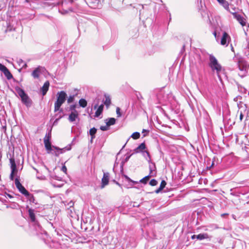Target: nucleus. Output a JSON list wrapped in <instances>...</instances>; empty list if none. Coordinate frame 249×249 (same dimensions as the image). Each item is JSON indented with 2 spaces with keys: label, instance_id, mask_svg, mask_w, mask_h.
Returning a JSON list of instances; mask_svg holds the SVG:
<instances>
[{
  "label": "nucleus",
  "instance_id": "nucleus-52",
  "mask_svg": "<svg viewBox=\"0 0 249 249\" xmlns=\"http://www.w3.org/2000/svg\"><path fill=\"white\" fill-rule=\"evenodd\" d=\"M145 132H146V133H148V132H149V131L146 130H145V129H143V130H142V133H145Z\"/></svg>",
  "mask_w": 249,
  "mask_h": 249
},
{
  "label": "nucleus",
  "instance_id": "nucleus-49",
  "mask_svg": "<svg viewBox=\"0 0 249 249\" xmlns=\"http://www.w3.org/2000/svg\"><path fill=\"white\" fill-rule=\"evenodd\" d=\"M22 68H26L27 67V65L24 62V63H23L22 64Z\"/></svg>",
  "mask_w": 249,
  "mask_h": 249
},
{
  "label": "nucleus",
  "instance_id": "nucleus-21",
  "mask_svg": "<svg viewBox=\"0 0 249 249\" xmlns=\"http://www.w3.org/2000/svg\"><path fill=\"white\" fill-rule=\"evenodd\" d=\"M209 237V235L207 233H200L198 235H196V239L200 240H202L204 239H207Z\"/></svg>",
  "mask_w": 249,
  "mask_h": 249
},
{
  "label": "nucleus",
  "instance_id": "nucleus-57",
  "mask_svg": "<svg viewBox=\"0 0 249 249\" xmlns=\"http://www.w3.org/2000/svg\"><path fill=\"white\" fill-rule=\"evenodd\" d=\"M248 31V29H247V30H246V31L244 30L245 34V35H246V36H247V35H248V33H247Z\"/></svg>",
  "mask_w": 249,
  "mask_h": 249
},
{
  "label": "nucleus",
  "instance_id": "nucleus-60",
  "mask_svg": "<svg viewBox=\"0 0 249 249\" xmlns=\"http://www.w3.org/2000/svg\"><path fill=\"white\" fill-rule=\"evenodd\" d=\"M33 160H35V158H38V157H32Z\"/></svg>",
  "mask_w": 249,
  "mask_h": 249
},
{
  "label": "nucleus",
  "instance_id": "nucleus-41",
  "mask_svg": "<svg viewBox=\"0 0 249 249\" xmlns=\"http://www.w3.org/2000/svg\"><path fill=\"white\" fill-rule=\"evenodd\" d=\"M63 115H60L58 118H57L55 121H54V123H53V124H57L58 121L63 117Z\"/></svg>",
  "mask_w": 249,
  "mask_h": 249
},
{
  "label": "nucleus",
  "instance_id": "nucleus-40",
  "mask_svg": "<svg viewBox=\"0 0 249 249\" xmlns=\"http://www.w3.org/2000/svg\"><path fill=\"white\" fill-rule=\"evenodd\" d=\"M63 115H60L58 118H57L55 121H54V123H53V124H57L58 121L63 117Z\"/></svg>",
  "mask_w": 249,
  "mask_h": 249
},
{
  "label": "nucleus",
  "instance_id": "nucleus-6",
  "mask_svg": "<svg viewBox=\"0 0 249 249\" xmlns=\"http://www.w3.org/2000/svg\"><path fill=\"white\" fill-rule=\"evenodd\" d=\"M145 144L144 142L142 143L140 145H139L137 148H136L133 151L132 150L130 151L129 153H127V156H132L133 155L139 153L141 152L143 155H144L145 153L147 156H149V153L145 150Z\"/></svg>",
  "mask_w": 249,
  "mask_h": 249
},
{
  "label": "nucleus",
  "instance_id": "nucleus-16",
  "mask_svg": "<svg viewBox=\"0 0 249 249\" xmlns=\"http://www.w3.org/2000/svg\"><path fill=\"white\" fill-rule=\"evenodd\" d=\"M78 111H75V112H71L69 116V121L71 122H72L75 121L76 119L78 117Z\"/></svg>",
  "mask_w": 249,
  "mask_h": 249
},
{
  "label": "nucleus",
  "instance_id": "nucleus-22",
  "mask_svg": "<svg viewBox=\"0 0 249 249\" xmlns=\"http://www.w3.org/2000/svg\"><path fill=\"white\" fill-rule=\"evenodd\" d=\"M166 185V182H165V181L162 180L160 183V187L157 190H156L155 191V193L157 194H158L159 193H160L165 187Z\"/></svg>",
  "mask_w": 249,
  "mask_h": 249
},
{
  "label": "nucleus",
  "instance_id": "nucleus-62",
  "mask_svg": "<svg viewBox=\"0 0 249 249\" xmlns=\"http://www.w3.org/2000/svg\"><path fill=\"white\" fill-rule=\"evenodd\" d=\"M23 163V159L22 158V163Z\"/></svg>",
  "mask_w": 249,
  "mask_h": 249
},
{
  "label": "nucleus",
  "instance_id": "nucleus-15",
  "mask_svg": "<svg viewBox=\"0 0 249 249\" xmlns=\"http://www.w3.org/2000/svg\"><path fill=\"white\" fill-rule=\"evenodd\" d=\"M50 83L48 81H46L41 89L42 95H45L49 89Z\"/></svg>",
  "mask_w": 249,
  "mask_h": 249
},
{
  "label": "nucleus",
  "instance_id": "nucleus-3",
  "mask_svg": "<svg viewBox=\"0 0 249 249\" xmlns=\"http://www.w3.org/2000/svg\"><path fill=\"white\" fill-rule=\"evenodd\" d=\"M209 60V67L211 68L212 71H216V72L218 76L219 77V74L222 70L221 66L218 62V61L216 59V58L213 55H210Z\"/></svg>",
  "mask_w": 249,
  "mask_h": 249
},
{
  "label": "nucleus",
  "instance_id": "nucleus-30",
  "mask_svg": "<svg viewBox=\"0 0 249 249\" xmlns=\"http://www.w3.org/2000/svg\"><path fill=\"white\" fill-rule=\"evenodd\" d=\"M149 176H147L140 180V182L143 184H146L149 179Z\"/></svg>",
  "mask_w": 249,
  "mask_h": 249
},
{
  "label": "nucleus",
  "instance_id": "nucleus-19",
  "mask_svg": "<svg viewBox=\"0 0 249 249\" xmlns=\"http://www.w3.org/2000/svg\"><path fill=\"white\" fill-rule=\"evenodd\" d=\"M104 108V105L103 104L99 106L95 113V117H99L103 112Z\"/></svg>",
  "mask_w": 249,
  "mask_h": 249
},
{
  "label": "nucleus",
  "instance_id": "nucleus-55",
  "mask_svg": "<svg viewBox=\"0 0 249 249\" xmlns=\"http://www.w3.org/2000/svg\"><path fill=\"white\" fill-rule=\"evenodd\" d=\"M97 107H98V104H95V105L94 106L93 108H94V109H96V108H97Z\"/></svg>",
  "mask_w": 249,
  "mask_h": 249
},
{
  "label": "nucleus",
  "instance_id": "nucleus-34",
  "mask_svg": "<svg viewBox=\"0 0 249 249\" xmlns=\"http://www.w3.org/2000/svg\"><path fill=\"white\" fill-rule=\"evenodd\" d=\"M76 106L75 105H72L70 106V110L71 111V112H75V111H77L76 110Z\"/></svg>",
  "mask_w": 249,
  "mask_h": 249
},
{
  "label": "nucleus",
  "instance_id": "nucleus-2",
  "mask_svg": "<svg viewBox=\"0 0 249 249\" xmlns=\"http://www.w3.org/2000/svg\"><path fill=\"white\" fill-rule=\"evenodd\" d=\"M67 94L64 91H61L57 93V100L54 103V111L57 112L62 105L65 102Z\"/></svg>",
  "mask_w": 249,
  "mask_h": 249
},
{
  "label": "nucleus",
  "instance_id": "nucleus-17",
  "mask_svg": "<svg viewBox=\"0 0 249 249\" xmlns=\"http://www.w3.org/2000/svg\"><path fill=\"white\" fill-rule=\"evenodd\" d=\"M150 175L154 176L156 174V166L154 163L150 162L149 165Z\"/></svg>",
  "mask_w": 249,
  "mask_h": 249
},
{
  "label": "nucleus",
  "instance_id": "nucleus-43",
  "mask_svg": "<svg viewBox=\"0 0 249 249\" xmlns=\"http://www.w3.org/2000/svg\"><path fill=\"white\" fill-rule=\"evenodd\" d=\"M61 170L65 173H67V168L65 165H63L61 168Z\"/></svg>",
  "mask_w": 249,
  "mask_h": 249
},
{
  "label": "nucleus",
  "instance_id": "nucleus-45",
  "mask_svg": "<svg viewBox=\"0 0 249 249\" xmlns=\"http://www.w3.org/2000/svg\"><path fill=\"white\" fill-rule=\"evenodd\" d=\"M74 205V203L73 201H71L69 202V206L71 207H72L73 205Z\"/></svg>",
  "mask_w": 249,
  "mask_h": 249
},
{
  "label": "nucleus",
  "instance_id": "nucleus-56",
  "mask_svg": "<svg viewBox=\"0 0 249 249\" xmlns=\"http://www.w3.org/2000/svg\"><path fill=\"white\" fill-rule=\"evenodd\" d=\"M7 196L10 198H13V196L10 194H7Z\"/></svg>",
  "mask_w": 249,
  "mask_h": 249
},
{
  "label": "nucleus",
  "instance_id": "nucleus-39",
  "mask_svg": "<svg viewBox=\"0 0 249 249\" xmlns=\"http://www.w3.org/2000/svg\"><path fill=\"white\" fill-rule=\"evenodd\" d=\"M7 68L2 64L0 63V71H1L2 72L4 71Z\"/></svg>",
  "mask_w": 249,
  "mask_h": 249
},
{
  "label": "nucleus",
  "instance_id": "nucleus-14",
  "mask_svg": "<svg viewBox=\"0 0 249 249\" xmlns=\"http://www.w3.org/2000/svg\"><path fill=\"white\" fill-rule=\"evenodd\" d=\"M44 68L39 66L36 68L32 72V75L35 78H38L41 72V71L43 70Z\"/></svg>",
  "mask_w": 249,
  "mask_h": 249
},
{
  "label": "nucleus",
  "instance_id": "nucleus-1",
  "mask_svg": "<svg viewBox=\"0 0 249 249\" xmlns=\"http://www.w3.org/2000/svg\"><path fill=\"white\" fill-rule=\"evenodd\" d=\"M44 143L46 149L50 151H54L56 155L63 154L65 151L70 150L71 149L70 145H68L63 148H59L55 146L52 147L50 141H48V140H44Z\"/></svg>",
  "mask_w": 249,
  "mask_h": 249
},
{
  "label": "nucleus",
  "instance_id": "nucleus-8",
  "mask_svg": "<svg viewBox=\"0 0 249 249\" xmlns=\"http://www.w3.org/2000/svg\"><path fill=\"white\" fill-rule=\"evenodd\" d=\"M223 160L222 157H213L212 160L208 159L207 160V165L210 166V167H213L216 166L220 164Z\"/></svg>",
  "mask_w": 249,
  "mask_h": 249
},
{
  "label": "nucleus",
  "instance_id": "nucleus-36",
  "mask_svg": "<svg viewBox=\"0 0 249 249\" xmlns=\"http://www.w3.org/2000/svg\"><path fill=\"white\" fill-rule=\"evenodd\" d=\"M5 6V0H0V10Z\"/></svg>",
  "mask_w": 249,
  "mask_h": 249
},
{
  "label": "nucleus",
  "instance_id": "nucleus-64",
  "mask_svg": "<svg viewBox=\"0 0 249 249\" xmlns=\"http://www.w3.org/2000/svg\"><path fill=\"white\" fill-rule=\"evenodd\" d=\"M150 156H149V160H150Z\"/></svg>",
  "mask_w": 249,
  "mask_h": 249
},
{
  "label": "nucleus",
  "instance_id": "nucleus-20",
  "mask_svg": "<svg viewBox=\"0 0 249 249\" xmlns=\"http://www.w3.org/2000/svg\"><path fill=\"white\" fill-rule=\"evenodd\" d=\"M29 214L30 216V218L32 222L36 223V217L35 214L34 213V210L32 209H29Z\"/></svg>",
  "mask_w": 249,
  "mask_h": 249
},
{
  "label": "nucleus",
  "instance_id": "nucleus-7",
  "mask_svg": "<svg viewBox=\"0 0 249 249\" xmlns=\"http://www.w3.org/2000/svg\"><path fill=\"white\" fill-rule=\"evenodd\" d=\"M10 167L11 169V173L10 176V178L11 180H13L14 178L15 174H16L18 172L17 169V164H18L17 161H16V160L14 158V157H11L10 159Z\"/></svg>",
  "mask_w": 249,
  "mask_h": 249
},
{
  "label": "nucleus",
  "instance_id": "nucleus-9",
  "mask_svg": "<svg viewBox=\"0 0 249 249\" xmlns=\"http://www.w3.org/2000/svg\"><path fill=\"white\" fill-rule=\"evenodd\" d=\"M15 183L17 188L19 192L24 196L28 195L29 192L25 188V187L20 183L19 179L18 178L15 179Z\"/></svg>",
  "mask_w": 249,
  "mask_h": 249
},
{
  "label": "nucleus",
  "instance_id": "nucleus-44",
  "mask_svg": "<svg viewBox=\"0 0 249 249\" xmlns=\"http://www.w3.org/2000/svg\"><path fill=\"white\" fill-rule=\"evenodd\" d=\"M125 178H126L128 181H130L131 182H132V183H133V184H136V183H138V182H137V181H134L132 180L131 179H130V178H128V177H127V176H125Z\"/></svg>",
  "mask_w": 249,
  "mask_h": 249
},
{
  "label": "nucleus",
  "instance_id": "nucleus-29",
  "mask_svg": "<svg viewBox=\"0 0 249 249\" xmlns=\"http://www.w3.org/2000/svg\"><path fill=\"white\" fill-rule=\"evenodd\" d=\"M140 134L139 132H135L133 133L131 136V137L134 140L139 139L140 138Z\"/></svg>",
  "mask_w": 249,
  "mask_h": 249
},
{
  "label": "nucleus",
  "instance_id": "nucleus-23",
  "mask_svg": "<svg viewBox=\"0 0 249 249\" xmlns=\"http://www.w3.org/2000/svg\"><path fill=\"white\" fill-rule=\"evenodd\" d=\"M106 100L104 102V104L106 106L108 107L111 104V99L109 95L107 94L105 95Z\"/></svg>",
  "mask_w": 249,
  "mask_h": 249
},
{
  "label": "nucleus",
  "instance_id": "nucleus-12",
  "mask_svg": "<svg viewBox=\"0 0 249 249\" xmlns=\"http://www.w3.org/2000/svg\"><path fill=\"white\" fill-rule=\"evenodd\" d=\"M109 179V174L108 172L104 173L103 177L102 178L101 188H104L108 184Z\"/></svg>",
  "mask_w": 249,
  "mask_h": 249
},
{
  "label": "nucleus",
  "instance_id": "nucleus-33",
  "mask_svg": "<svg viewBox=\"0 0 249 249\" xmlns=\"http://www.w3.org/2000/svg\"><path fill=\"white\" fill-rule=\"evenodd\" d=\"M100 128L102 131H107V130H108L109 129V126L107 125V124H106V125H105V126H101Z\"/></svg>",
  "mask_w": 249,
  "mask_h": 249
},
{
  "label": "nucleus",
  "instance_id": "nucleus-28",
  "mask_svg": "<svg viewBox=\"0 0 249 249\" xmlns=\"http://www.w3.org/2000/svg\"><path fill=\"white\" fill-rule=\"evenodd\" d=\"M249 110H247V111H245V113H243L242 111H240V120H242L244 117V116H246V119L248 117Z\"/></svg>",
  "mask_w": 249,
  "mask_h": 249
},
{
  "label": "nucleus",
  "instance_id": "nucleus-58",
  "mask_svg": "<svg viewBox=\"0 0 249 249\" xmlns=\"http://www.w3.org/2000/svg\"><path fill=\"white\" fill-rule=\"evenodd\" d=\"M218 2L221 4L224 0H217Z\"/></svg>",
  "mask_w": 249,
  "mask_h": 249
},
{
  "label": "nucleus",
  "instance_id": "nucleus-32",
  "mask_svg": "<svg viewBox=\"0 0 249 249\" xmlns=\"http://www.w3.org/2000/svg\"><path fill=\"white\" fill-rule=\"evenodd\" d=\"M162 95V92H160L157 94V98L159 101L160 103H161L163 100L162 99L161 96Z\"/></svg>",
  "mask_w": 249,
  "mask_h": 249
},
{
  "label": "nucleus",
  "instance_id": "nucleus-5",
  "mask_svg": "<svg viewBox=\"0 0 249 249\" xmlns=\"http://www.w3.org/2000/svg\"><path fill=\"white\" fill-rule=\"evenodd\" d=\"M233 60L236 63L237 67L241 71V73H239V74L243 76L247 71V66L246 63L243 58H239L238 57H234Z\"/></svg>",
  "mask_w": 249,
  "mask_h": 249
},
{
  "label": "nucleus",
  "instance_id": "nucleus-24",
  "mask_svg": "<svg viewBox=\"0 0 249 249\" xmlns=\"http://www.w3.org/2000/svg\"><path fill=\"white\" fill-rule=\"evenodd\" d=\"M2 72L8 80L11 79L13 77L12 74L7 68Z\"/></svg>",
  "mask_w": 249,
  "mask_h": 249
},
{
  "label": "nucleus",
  "instance_id": "nucleus-47",
  "mask_svg": "<svg viewBox=\"0 0 249 249\" xmlns=\"http://www.w3.org/2000/svg\"><path fill=\"white\" fill-rule=\"evenodd\" d=\"M57 111H58V112L59 113L61 114V113H63V109H62V108H60H60H59V110H58Z\"/></svg>",
  "mask_w": 249,
  "mask_h": 249
},
{
  "label": "nucleus",
  "instance_id": "nucleus-54",
  "mask_svg": "<svg viewBox=\"0 0 249 249\" xmlns=\"http://www.w3.org/2000/svg\"><path fill=\"white\" fill-rule=\"evenodd\" d=\"M60 115H62L60 113H59L58 112L55 115V116L57 118L58 117V116Z\"/></svg>",
  "mask_w": 249,
  "mask_h": 249
},
{
  "label": "nucleus",
  "instance_id": "nucleus-63",
  "mask_svg": "<svg viewBox=\"0 0 249 249\" xmlns=\"http://www.w3.org/2000/svg\"><path fill=\"white\" fill-rule=\"evenodd\" d=\"M25 1L27 2H28V0H25Z\"/></svg>",
  "mask_w": 249,
  "mask_h": 249
},
{
  "label": "nucleus",
  "instance_id": "nucleus-13",
  "mask_svg": "<svg viewBox=\"0 0 249 249\" xmlns=\"http://www.w3.org/2000/svg\"><path fill=\"white\" fill-rule=\"evenodd\" d=\"M230 39V36L227 33L224 32L221 39V44L222 45L227 46L229 42Z\"/></svg>",
  "mask_w": 249,
  "mask_h": 249
},
{
  "label": "nucleus",
  "instance_id": "nucleus-42",
  "mask_svg": "<svg viewBox=\"0 0 249 249\" xmlns=\"http://www.w3.org/2000/svg\"><path fill=\"white\" fill-rule=\"evenodd\" d=\"M116 113H117V116L118 117L121 116V112H120V108L119 107H117V108H116Z\"/></svg>",
  "mask_w": 249,
  "mask_h": 249
},
{
  "label": "nucleus",
  "instance_id": "nucleus-25",
  "mask_svg": "<svg viewBox=\"0 0 249 249\" xmlns=\"http://www.w3.org/2000/svg\"><path fill=\"white\" fill-rule=\"evenodd\" d=\"M106 124H107V125L109 126L111 125H113L115 124L116 119L114 118H110L106 120Z\"/></svg>",
  "mask_w": 249,
  "mask_h": 249
},
{
  "label": "nucleus",
  "instance_id": "nucleus-59",
  "mask_svg": "<svg viewBox=\"0 0 249 249\" xmlns=\"http://www.w3.org/2000/svg\"><path fill=\"white\" fill-rule=\"evenodd\" d=\"M123 150V148L120 151V152L117 154V156H118L119 154H120L121 153V152H122Z\"/></svg>",
  "mask_w": 249,
  "mask_h": 249
},
{
  "label": "nucleus",
  "instance_id": "nucleus-46",
  "mask_svg": "<svg viewBox=\"0 0 249 249\" xmlns=\"http://www.w3.org/2000/svg\"><path fill=\"white\" fill-rule=\"evenodd\" d=\"M18 62L19 63V65H21V64H23V63H24V62L22 59H19L18 60Z\"/></svg>",
  "mask_w": 249,
  "mask_h": 249
},
{
  "label": "nucleus",
  "instance_id": "nucleus-61",
  "mask_svg": "<svg viewBox=\"0 0 249 249\" xmlns=\"http://www.w3.org/2000/svg\"><path fill=\"white\" fill-rule=\"evenodd\" d=\"M213 35H214V36L216 37V32H214L213 33Z\"/></svg>",
  "mask_w": 249,
  "mask_h": 249
},
{
  "label": "nucleus",
  "instance_id": "nucleus-53",
  "mask_svg": "<svg viewBox=\"0 0 249 249\" xmlns=\"http://www.w3.org/2000/svg\"><path fill=\"white\" fill-rule=\"evenodd\" d=\"M247 148H248V147H247L246 144H245L244 147H242V149H244L246 151H247Z\"/></svg>",
  "mask_w": 249,
  "mask_h": 249
},
{
  "label": "nucleus",
  "instance_id": "nucleus-51",
  "mask_svg": "<svg viewBox=\"0 0 249 249\" xmlns=\"http://www.w3.org/2000/svg\"><path fill=\"white\" fill-rule=\"evenodd\" d=\"M191 238L192 239H194L195 238H196V235H193L192 236Z\"/></svg>",
  "mask_w": 249,
  "mask_h": 249
},
{
  "label": "nucleus",
  "instance_id": "nucleus-4",
  "mask_svg": "<svg viewBox=\"0 0 249 249\" xmlns=\"http://www.w3.org/2000/svg\"><path fill=\"white\" fill-rule=\"evenodd\" d=\"M16 91L18 95L20 97L21 101L27 107L32 106V101L28 95L25 92L23 89L18 88L16 89Z\"/></svg>",
  "mask_w": 249,
  "mask_h": 249
},
{
  "label": "nucleus",
  "instance_id": "nucleus-35",
  "mask_svg": "<svg viewBox=\"0 0 249 249\" xmlns=\"http://www.w3.org/2000/svg\"><path fill=\"white\" fill-rule=\"evenodd\" d=\"M149 184L151 186H155L158 184V181L155 179H152L150 180Z\"/></svg>",
  "mask_w": 249,
  "mask_h": 249
},
{
  "label": "nucleus",
  "instance_id": "nucleus-26",
  "mask_svg": "<svg viewBox=\"0 0 249 249\" xmlns=\"http://www.w3.org/2000/svg\"><path fill=\"white\" fill-rule=\"evenodd\" d=\"M97 129L95 127H93L89 130V134L91 136V141L95 138V134L96 133Z\"/></svg>",
  "mask_w": 249,
  "mask_h": 249
},
{
  "label": "nucleus",
  "instance_id": "nucleus-31",
  "mask_svg": "<svg viewBox=\"0 0 249 249\" xmlns=\"http://www.w3.org/2000/svg\"><path fill=\"white\" fill-rule=\"evenodd\" d=\"M221 4L226 9V10H228V9L229 8V3L225 0H224L221 3Z\"/></svg>",
  "mask_w": 249,
  "mask_h": 249
},
{
  "label": "nucleus",
  "instance_id": "nucleus-11",
  "mask_svg": "<svg viewBox=\"0 0 249 249\" xmlns=\"http://www.w3.org/2000/svg\"><path fill=\"white\" fill-rule=\"evenodd\" d=\"M130 157H126L125 160H122V158L121 157L119 159L118 157L116 158V160L114 163V166L117 167L118 165L120 166L121 169H123V166L125 162L129 160Z\"/></svg>",
  "mask_w": 249,
  "mask_h": 249
},
{
  "label": "nucleus",
  "instance_id": "nucleus-48",
  "mask_svg": "<svg viewBox=\"0 0 249 249\" xmlns=\"http://www.w3.org/2000/svg\"><path fill=\"white\" fill-rule=\"evenodd\" d=\"M231 9H232V10H231L230 8H229L228 10H227L229 11V10H230L231 12H236L235 9L234 8H231Z\"/></svg>",
  "mask_w": 249,
  "mask_h": 249
},
{
  "label": "nucleus",
  "instance_id": "nucleus-37",
  "mask_svg": "<svg viewBox=\"0 0 249 249\" xmlns=\"http://www.w3.org/2000/svg\"><path fill=\"white\" fill-rule=\"evenodd\" d=\"M51 137V132L48 133V134H47L46 135V136L44 139V140H48V141H50Z\"/></svg>",
  "mask_w": 249,
  "mask_h": 249
},
{
  "label": "nucleus",
  "instance_id": "nucleus-10",
  "mask_svg": "<svg viewBox=\"0 0 249 249\" xmlns=\"http://www.w3.org/2000/svg\"><path fill=\"white\" fill-rule=\"evenodd\" d=\"M229 12L232 14L234 18H235L242 26H244L246 25V19L243 17L241 16L237 12H231L230 10H229Z\"/></svg>",
  "mask_w": 249,
  "mask_h": 249
},
{
  "label": "nucleus",
  "instance_id": "nucleus-27",
  "mask_svg": "<svg viewBox=\"0 0 249 249\" xmlns=\"http://www.w3.org/2000/svg\"><path fill=\"white\" fill-rule=\"evenodd\" d=\"M79 104L80 107H85L87 105V102L85 99L82 98L79 100Z\"/></svg>",
  "mask_w": 249,
  "mask_h": 249
},
{
  "label": "nucleus",
  "instance_id": "nucleus-18",
  "mask_svg": "<svg viewBox=\"0 0 249 249\" xmlns=\"http://www.w3.org/2000/svg\"><path fill=\"white\" fill-rule=\"evenodd\" d=\"M25 196L28 199V200L30 201V203H35V204H37V202H36L35 198L33 194H30L29 192L28 193V195H26Z\"/></svg>",
  "mask_w": 249,
  "mask_h": 249
},
{
  "label": "nucleus",
  "instance_id": "nucleus-38",
  "mask_svg": "<svg viewBox=\"0 0 249 249\" xmlns=\"http://www.w3.org/2000/svg\"><path fill=\"white\" fill-rule=\"evenodd\" d=\"M74 101V96H70L67 100L68 103L70 104L73 102Z\"/></svg>",
  "mask_w": 249,
  "mask_h": 249
},
{
  "label": "nucleus",
  "instance_id": "nucleus-50",
  "mask_svg": "<svg viewBox=\"0 0 249 249\" xmlns=\"http://www.w3.org/2000/svg\"><path fill=\"white\" fill-rule=\"evenodd\" d=\"M228 215V213H222V214H221V216L222 217H225V216H226V215Z\"/></svg>",
  "mask_w": 249,
  "mask_h": 249
}]
</instances>
